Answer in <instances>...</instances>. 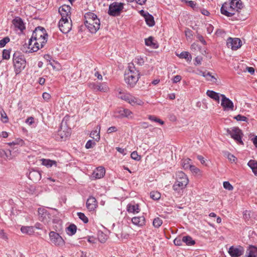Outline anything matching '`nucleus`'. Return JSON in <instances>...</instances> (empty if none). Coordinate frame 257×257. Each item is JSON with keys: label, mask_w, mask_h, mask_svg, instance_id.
I'll return each mask as SVG.
<instances>
[{"label": "nucleus", "mask_w": 257, "mask_h": 257, "mask_svg": "<svg viewBox=\"0 0 257 257\" xmlns=\"http://www.w3.org/2000/svg\"><path fill=\"white\" fill-rule=\"evenodd\" d=\"M42 162V165L44 166H45L47 167H52L54 164H56V162L55 161L51 160L49 159H43L41 160Z\"/></svg>", "instance_id": "nucleus-36"}, {"label": "nucleus", "mask_w": 257, "mask_h": 257, "mask_svg": "<svg viewBox=\"0 0 257 257\" xmlns=\"http://www.w3.org/2000/svg\"><path fill=\"white\" fill-rule=\"evenodd\" d=\"M86 207L89 211H94L97 207L96 199L93 196H89L86 201Z\"/></svg>", "instance_id": "nucleus-17"}, {"label": "nucleus", "mask_w": 257, "mask_h": 257, "mask_svg": "<svg viewBox=\"0 0 257 257\" xmlns=\"http://www.w3.org/2000/svg\"><path fill=\"white\" fill-rule=\"evenodd\" d=\"M127 211L129 213H137L140 211L139 205L138 204L130 203L127 205Z\"/></svg>", "instance_id": "nucleus-23"}, {"label": "nucleus", "mask_w": 257, "mask_h": 257, "mask_svg": "<svg viewBox=\"0 0 257 257\" xmlns=\"http://www.w3.org/2000/svg\"><path fill=\"white\" fill-rule=\"evenodd\" d=\"M72 21L71 19H65L61 18L58 24L60 30L64 34H67L70 32L72 28Z\"/></svg>", "instance_id": "nucleus-9"}, {"label": "nucleus", "mask_w": 257, "mask_h": 257, "mask_svg": "<svg viewBox=\"0 0 257 257\" xmlns=\"http://www.w3.org/2000/svg\"><path fill=\"white\" fill-rule=\"evenodd\" d=\"M107 239V236L102 232H99L98 233V239L101 243H104Z\"/></svg>", "instance_id": "nucleus-41"}, {"label": "nucleus", "mask_w": 257, "mask_h": 257, "mask_svg": "<svg viewBox=\"0 0 257 257\" xmlns=\"http://www.w3.org/2000/svg\"><path fill=\"white\" fill-rule=\"evenodd\" d=\"M228 253L231 257H239L243 254L244 248L240 245L231 246L229 248Z\"/></svg>", "instance_id": "nucleus-13"}, {"label": "nucleus", "mask_w": 257, "mask_h": 257, "mask_svg": "<svg viewBox=\"0 0 257 257\" xmlns=\"http://www.w3.org/2000/svg\"><path fill=\"white\" fill-rule=\"evenodd\" d=\"M243 218L246 220H248L250 217V212L248 210H245L243 212Z\"/></svg>", "instance_id": "nucleus-57"}, {"label": "nucleus", "mask_w": 257, "mask_h": 257, "mask_svg": "<svg viewBox=\"0 0 257 257\" xmlns=\"http://www.w3.org/2000/svg\"><path fill=\"white\" fill-rule=\"evenodd\" d=\"M69 119V116H65L61 123L60 129L58 131L57 139L61 141H65L70 137L71 135V129L69 128L67 121Z\"/></svg>", "instance_id": "nucleus-5"}, {"label": "nucleus", "mask_w": 257, "mask_h": 257, "mask_svg": "<svg viewBox=\"0 0 257 257\" xmlns=\"http://www.w3.org/2000/svg\"><path fill=\"white\" fill-rule=\"evenodd\" d=\"M150 197L154 200H157L161 197V194L157 191H152L150 193Z\"/></svg>", "instance_id": "nucleus-45"}, {"label": "nucleus", "mask_w": 257, "mask_h": 257, "mask_svg": "<svg viewBox=\"0 0 257 257\" xmlns=\"http://www.w3.org/2000/svg\"><path fill=\"white\" fill-rule=\"evenodd\" d=\"M229 5V11L234 12L235 10L238 12L239 10L243 8V4L241 0H232Z\"/></svg>", "instance_id": "nucleus-15"}, {"label": "nucleus", "mask_w": 257, "mask_h": 257, "mask_svg": "<svg viewBox=\"0 0 257 257\" xmlns=\"http://www.w3.org/2000/svg\"><path fill=\"white\" fill-rule=\"evenodd\" d=\"M229 7L228 3H224L221 8V13L228 17H230L233 16L235 14V13L229 11Z\"/></svg>", "instance_id": "nucleus-21"}, {"label": "nucleus", "mask_w": 257, "mask_h": 257, "mask_svg": "<svg viewBox=\"0 0 257 257\" xmlns=\"http://www.w3.org/2000/svg\"><path fill=\"white\" fill-rule=\"evenodd\" d=\"M96 141H93L92 140H89L87 142L85 145V148L86 149H90L93 148L94 146L96 145Z\"/></svg>", "instance_id": "nucleus-50"}, {"label": "nucleus", "mask_w": 257, "mask_h": 257, "mask_svg": "<svg viewBox=\"0 0 257 257\" xmlns=\"http://www.w3.org/2000/svg\"><path fill=\"white\" fill-rule=\"evenodd\" d=\"M117 131V128L116 126H112L108 128L107 130V134H111Z\"/></svg>", "instance_id": "nucleus-59"}, {"label": "nucleus", "mask_w": 257, "mask_h": 257, "mask_svg": "<svg viewBox=\"0 0 257 257\" xmlns=\"http://www.w3.org/2000/svg\"><path fill=\"white\" fill-rule=\"evenodd\" d=\"M221 105L223 107L224 110H233L234 105L232 101L228 98H227L224 94H221Z\"/></svg>", "instance_id": "nucleus-12"}, {"label": "nucleus", "mask_w": 257, "mask_h": 257, "mask_svg": "<svg viewBox=\"0 0 257 257\" xmlns=\"http://www.w3.org/2000/svg\"><path fill=\"white\" fill-rule=\"evenodd\" d=\"M10 39L9 37H6L0 40V48L4 47L6 44L9 42Z\"/></svg>", "instance_id": "nucleus-48"}, {"label": "nucleus", "mask_w": 257, "mask_h": 257, "mask_svg": "<svg viewBox=\"0 0 257 257\" xmlns=\"http://www.w3.org/2000/svg\"><path fill=\"white\" fill-rule=\"evenodd\" d=\"M84 24L89 32L95 34L100 28V22L97 16L91 12H88L85 14Z\"/></svg>", "instance_id": "nucleus-1"}, {"label": "nucleus", "mask_w": 257, "mask_h": 257, "mask_svg": "<svg viewBox=\"0 0 257 257\" xmlns=\"http://www.w3.org/2000/svg\"><path fill=\"white\" fill-rule=\"evenodd\" d=\"M16 28H17L21 32H23L25 29L26 27L23 20L19 17H16L12 21Z\"/></svg>", "instance_id": "nucleus-16"}, {"label": "nucleus", "mask_w": 257, "mask_h": 257, "mask_svg": "<svg viewBox=\"0 0 257 257\" xmlns=\"http://www.w3.org/2000/svg\"><path fill=\"white\" fill-rule=\"evenodd\" d=\"M24 144V141L22 139H18L15 141H13L12 143H9L10 146L15 145H20L22 146Z\"/></svg>", "instance_id": "nucleus-55"}, {"label": "nucleus", "mask_w": 257, "mask_h": 257, "mask_svg": "<svg viewBox=\"0 0 257 257\" xmlns=\"http://www.w3.org/2000/svg\"><path fill=\"white\" fill-rule=\"evenodd\" d=\"M182 79V77L180 75H177L175 76L173 78V82L174 83H176L177 82H179L181 81Z\"/></svg>", "instance_id": "nucleus-62"}, {"label": "nucleus", "mask_w": 257, "mask_h": 257, "mask_svg": "<svg viewBox=\"0 0 257 257\" xmlns=\"http://www.w3.org/2000/svg\"><path fill=\"white\" fill-rule=\"evenodd\" d=\"M189 183V180L184 173L180 171L176 174V181L173 185V189L177 192L184 189Z\"/></svg>", "instance_id": "nucleus-4"}, {"label": "nucleus", "mask_w": 257, "mask_h": 257, "mask_svg": "<svg viewBox=\"0 0 257 257\" xmlns=\"http://www.w3.org/2000/svg\"><path fill=\"white\" fill-rule=\"evenodd\" d=\"M223 185V187L229 191L232 190L233 189V187L232 186V185L228 181L224 182Z\"/></svg>", "instance_id": "nucleus-54"}, {"label": "nucleus", "mask_w": 257, "mask_h": 257, "mask_svg": "<svg viewBox=\"0 0 257 257\" xmlns=\"http://www.w3.org/2000/svg\"><path fill=\"white\" fill-rule=\"evenodd\" d=\"M200 74L204 77H206L207 80L213 82H216L217 79L213 76L211 75L210 72L208 71H200Z\"/></svg>", "instance_id": "nucleus-27"}, {"label": "nucleus", "mask_w": 257, "mask_h": 257, "mask_svg": "<svg viewBox=\"0 0 257 257\" xmlns=\"http://www.w3.org/2000/svg\"><path fill=\"white\" fill-rule=\"evenodd\" d=\"M124 4L122 3L113 2L109 6L108 14L111 16L116 17L120 15L123 9Z\"/></svg>", "instance_id": "nucleus-8"}, {"label": "nucleus", "mask_w": 257, "mask_h": 257, "mask_svg": "<svg viewBox=\"0 0 257 257\" xmlns=\"http://www.w3.org/2000/svg\"><path fill=\"white\" fill-rule=\"evenodd\" d=\"M179 57L182 59H185L187 61H190L191 60V56L189 52L184 51L180 53Z\"/></svg>", "instance_id": "nucleus-40"}, {"label": "nucleus", "mask_w": 257, "mask_h": 257, "mask_svg": "<svg viewBox=\"0 0 257 257\" xmlns=\"http://www.w3.org/2000/svg\"><path fill=\"white\" fill-rule=\"evenodd\" d=\"M38 217L41 221H47V218H49V214L45 208H39L38 210Z\"/></svg>", "instance_id": "nucleus-18"}, {"label": "nucleus", "mask_w": 257, "mask_h": 257, "mask_svg": "<svg viewBox=\"0 0 257 257\" xmlns=\"http://www.w3.org/2000/svg\"><path fill=\"white\" fill-rule=\"evenodd\" d=\"M99 126V131L100 129V126ZM90 137L93 138L95 141L98 142L100 140V135H99V131L97 132V130L92 131L90 134Z\"/></svg>", "instance_id": "nucleus-37"}, {"label": "nucleus", "mask_w": 257, "mask_h": 257, "mask_svg": "<svg viewBox=\"0 0 257 257\" xmlns=\"http://www.w3.org/2000/svg\"><path fill=\"white\" fill-rule=\"evenodd\" d=\"M9 154H11V151L7 150V151L0 149V157L5 159L9 158Z\"/></svg>", "instance_id": "nucleus-42"}, {"label": "nucleus", "mask_w": 257, "mask_h": 257, "mask_svg": "<svg viewBox=\"0 0 257 257\" xmlns=\"http://www.w3.org/2000/svg\"><path fill=\"white\" fill-rule=\"evenodd\" d=\"M13 60L15 72L17 75L19 74L26 66L25 56L20 52L16 51L13 54Z\"/></svg>", "instance_id": "nucleus-2"}, {"label": "nucleus", "mask_w": 257, "mask_h": 257, "mask_svg": "<svg viewBox=\"0 0 257 257\" xmlns=\"http://www.w3.org/2000/svg\"><path fill=\"white\" fill-rule=\"evenodd\" d=\"M28 177L33 182H37L40 180L41 174L39 171L33 170L30 171Z\"/></svg>", "instance_id": "nucleus-19"}, {"label": "nucleus", "mask_w": 257, "mask_h": 257, "mask_svg": "<svg viewBox=\"0 0 257 257\" xmlns=\"http://www.w3.org/2000/svg\"><path fill=\"white\" fill-rule=\"evenodd\" d=\"M48 35L46 30L42 27L39 26L37 27L33 31L32 37L29 41V45L31 46L33 42V40L37 39H41L47 38Z\"/></svg>", "instance_id": "nucleus-6"}, {"label": "nucleus", "mask_w": 257, "mask_h": 257, "mask_svg": "<svg viewBox=\"0 0 257 257\" xmlns=\"http://www.w3.org/2000/svg\"><path fill=\"white\" fill-rule=\"evenodd\" d=\"M132 95L129 93H123L121 92V91L119 92V97L120 99L124 100L128 102L130 101Z\"/></svg>", "instance_id": "nucleus-34"}, {"label": "nucleus", "mask_w": 257, "mask_h": 257, "mask_svg": "<svg viewBox=\"0 0 257 257\" xmlns=\"http://www.w3.org/2000/svg\"><path fill=\"white\" fill-rule=\"evenodd\" d=\"M191 160L189 158L183 159L181 160L182 166L184 169H188L191 166Z\"/></svg>", "instance_id": "nucleus-35"}, {"label": "nucleus", "mask_w": 257, "mask_h": 257, "mask_svg": "<svg viewBox=\"0 0 257 257\" xmlns=\"http://www.w3.org/2000/svg\"><path fill=\"white\" fill-rule=\"evenodd\" d=\"M77 230V226L74 224H71L66 228V231L69 235H73L75 234Z\"/></svg>", "instance_id": "nucleus-30"}, {"label": "nucleus", "mask_w": 257, "mask_h": 257, "mask_svg": "<svg viewBox=\"0 0 257 257\" xmlns=\"http://www.w3.org/2000/svg\"><path fill=\"white\" fill-rule=\"evenodd\" d=\"M226 132L237 143L243 145V143L242 141L243 134L240 129L237 127H233L230 128H227Z\"/></svg>", "instance_id": "nucleus-7"}, {"label": "nucleus", "mask_w": 257, "mask_h": 257, "mask_svg": "<svg viewBox=\"0 0 257 257\" xmlns=\"http://www.w3.org/2000/svg\"><path fill=\"white\" fill-rule=\"evenodd\" d=\"M0 113H1V120L4 123H5L8 122V121H9L8 116H7V113H6V112L4 111V110L3 108H1Z\"/></svg>", "instance_id": "nucleus-38"}, {"label": "nucleus", "mask_w": 257, "mask_h": 257, "mask_svg": "<svg viewBox=\"0 0 257 257\" xmlns=\"http://www.w3.org/2000/svg\"><path fill=\"white\" fill-rule=\"evenodd\" d=\"M140 78L139 71L132 66L129 65L128 72L125 75V81L130 87H133L136 85Z\"/></svg>", "instance_id": "nucleus-3"}, {"label": "nucleus", "mask_w": 257, "mask_h": 257, "mask_svg": "<svg viewBox=\"0 0 257 257\" xmlns=\"http://www.w3.org/2000/svg\"><path fill=\"white\" fill-rule=\"evenodd\" d=\"M163 223V221L159 217L155 218L153 222V226L156 228H159Z\"/></svg>", "instance_id": "nucleus-43"}, {"label": "nucleus", "mask_w": 257, "mask_h": 257, "mask_svg": "<svg viewBox=\"0 0 257 257\" xmlns=\"http://www.w3.org/2000/svg\"><path fill=\"white\" fill-rule=\"evenodd\" d=\"M49 237L51 242L56 246H62L65 243L64 240L56 232L50 231L49 232Z\"/></svg>", "instance_id": "nucleus-10"}, {"label": "nucleus", "mask_w": 257, "mask_h": 257, "mask_svg": "<svg viewBox=\"0 0 257 257\" xmlns=\"http://www.w3.org/2000/svg\"><path fill=\"white\" fill-rule=\"evenodd\" d=\"M132 221L133 224L139 226H144L146 222L145 218L144 216L134 217L132 219Z\"/></svg>", "instance_id": "nucleus-22"}, {"label": "nucleus", "mask_w": 257, "mask_h": 257, "mask_svg": "<svg viewBox=\"0 0 257 257\" xmlns=\"http://www.w3.org/2000/svg\"><path fill=\"white\" fill-rule=\"evenodd\" d=\"M241 41L239 38H232L229 37L226 41V45L228 48L232 50H236L241 46Z\"/></svg>", "instance_id": "nucleus-11"}, {"label": "nucleus", "mask_w": 257, "mask_h": 257, "mask_svg": "<svg viewBox=\"0 0 257 257\" xmlns=\"http://www.w3.org/2000/svg\"><path fill=\"white\" fill-rule=\"evenodd\" d=\"M247 165L252 170L254 174L255 175H257V162H255L254 160H250L248 162Z\"/></svg>", "instance_id": "nucleus-32"}, {"label": "nucleus", "mask_w": 257, "mask_h": 257, "mask_svg": "<svg viewBox=\"0 0 257 257\" xmlns=\"http://www.w3.org/2000/svg\"><path fill=\"white\" fill-rule=\"evenodd\" d=\"M47 40H48L47 38H42L41 39H34V40H33V41H36L37 42H38V43L40 44V47L43 48V47H44V46H45L46 43H47Z\"/></svg>", "instance_id": "nucleus-44"}, {"label": "nucleus", "mask_w": 257, "mask_h": 257, "mask_svg": "<svg viewBox=\"0 0 257 257\" xmlns=\"http://www.w3.org/2000/svg\"><path fill=\"white\" fill-rule=\"evenodd\" d=\"M185 35L186 37L190 38L193 36L192 31L191 30H190L189 29H188V28L186 29V30L185 31Z\"/></svg>", "instance_id": "nucleus-64"}, {"label": "nucleus", "mask_w": 257, "mask_h": 257, "mask_svg": "<svg viewBox=\"0 0 257 257\" xmlns=\"http://www.w3.org/2000/svg\"><path fill=\"white\" fill-rule=\"evenodd\" d=\"M206 29H207V33L209 34H210L213 32L214 27L212 25L208 24V25H206Z\"/></svg>", "instance_id": "nucleus-63"}, {"label": "nucleus", "mask_w": 257, "mask_h": 257, "mask_svg": "<svg viewBox=\"0 0 257 257\" xmlns=\"http://www.w3.org/2000/svg\"><path fill=\"white\" fill-rule=\"evenodd\" d=\"M71 8L70 6L63 5L59 8V13L61 16V18L70 19Z\"/></svg>", "instance_id": "nucleus-14"}, {"label": "nucleus", "mask_w": 257, "mask_h": 257, "mask_svg": "<svg viewBox=\"0 0 257 257\" xmlns=\"http://www.w3.org/2000/svg\"><path fill=\"white\" fill-rule=\"evenodd\" d=\"M206 94L218 103L219 102L220 94L219 93L216 92L213 90H208L206 92Z\"/></svg>", "instance_id": "nucleus-24"}, {"label": "nucleus", "mask_w": 257, "mask_h": 257, "mask_svg": "<svg viewBox=\"0 0 257 257\" xmlns=\"http://www.w3.org/2000/svg\"><path fill=\"white\" fill-rule=\"evenodd\" d=\"M33 46L31 48V50L33 52H37L38 50H39L40 48V44L38 43L36 41H35L34 44L32 45Z\"/></svg>", "instance_id": "nucleus-53"}, {"label": "nucleus", "mask_w": 257, "mask_h": 257, "mask_svg": "<svg viewBox=\"0 0 257 257\" xmlns=\"http://www.w3.org/2000/svg\"><path fill=\"white\" fill-rule=\"evenodd\" d=\"M21 231L23 233L29 235L32 234L34 232L33 226H22L21 228Z\"/></svg>", "instance_id": "nucleus-31"}, {"label": "nucleus", "mask_w": 257, "mask_h": 257, "mask_svg": "<svg viewBox=\"0 0 257 257\" xmlns=\"http://www.w3.org/2000/svg\"><path fill=\"white\" fill-rule=\"evenodd\" d=\"M10 58V50L4 49L3 51V58L8 60Z\"/></svg>", "instance_id": "nucleus-47"}, {"label": "nucleus", "mask_w": 257, "mask_h": 257, "mask_svg": "<svg viewBox=\"0 0 257 257\" xmlns=\"http://www.w3.org/2000/svg\"><path fill=\"white\" fill-rule=\"evenodd\" d=\"M227 158L232 162H235L237 160L236 158L232 154L228 153Z\"/></svg>", "instance_id": "nucleus-61"}, {"label": "nucleus", "mask_w": 257, "mask_h": 257, "mask_svg": "<svg viewBox=\"0 0 257 257\" xmlns=\"http://www.w3.org/2000/svg\"><path fill=\"white\" fill-rule=\"evenodd\" d=\"M128 103L133 106L142 105L144 104V102L142 100L133 95H132Z\"/></svg>", "instance_id": "nucleus-29"}, {"label": "nucleus", "mask_w": 257, "mask_h": 257, "mask_svg": "<svg viewBox=\"0 0 257 257\" xmlns=\"http://www.w3.org/2000/svg\"><path fill=\"white\" fill-rule=\"evenodd\" d=\"M145 44L148 46H150L152 48L156 49L158 48V44L154 42L153 37L151 36L148 39H145Z\"/></svg>", "instance_id": "nucleus-26"}, {"label": "nucleus", "mask_w": 257, "mask_h": 257, "mask_svg": "<svg viewBox=\"0 0 257 257\" xmlns=\"http://www.w3.org/2000/svg\"><path fill=\"white\" fill-rule=\"evenodd\" d=\"M105 174V170L104 167H99L93 171L92 176L95 179L103 178Z\"/></svg>", "instance_id": "nucleus-20"}, {"label": "nucleus", "mask_w": 257, "mask_h": 257, "mask_svg": "<svg viewBox=\"0 0 257 257\" xmlns=\"http://www.w3.org/2000/svg\"><path fill=\"white\" fill-rule=\"evenodd\" d=\"M183 242V238H181V237H176L174 240V243L175 244V245L177 246L181 245Z\"/></svg>", "instance_id": "nucleus-56"}, {"label": "nucleus", "mask_w": 257, "mask_h": 257, "mask_svg": "<svg viewBox=\"0 0 257 257\" xmlns=\"http://www.w3.org/2000/svg\"><path fill=\"white\" fill-rule=\"evenodd\" d=\"M77 215L79 219H80L84 223H87L88 222V218L82 212H78Z\"/></svg>", "instance_id": "nucleus-46"}, {"label": "nucleus", "mask_w": 257, "mask_h": 257, "mask_svg": "<svg viewBox=\"0 0 257 257\" xmlns=\"http://www.w3.org/2000/svg\"><path fill=\"white\" fill-rule=\"evenodd\" d=\"M183 242H185L187 245H192L195 243V240H193L192 238L189 235L183 236Z\"/></svg>", "instance_id": "nucleus-33"}, {"label": "nucleus", "mask_w": 257, "mask_h": 257, "mask_svg": "<svg viewBox=\"0 0 257 257\" xmlns=\"http://www.w3.org/2000/svg\"><path fill=\"white\" fill-rule=\"evenodd\" d=\"M189 169L192 172H194V173H195L196 174H197L198 173H199L200 172V170L196 168L195 166L194 165H192L190 166V167L189 168Z\"/></svg>", "instance_id": "nucleus-60"}, {"label": "nucleus", "mask_w": 257, "mask_h": 257, "mask_svg": "<svg viewBox=\"0 0 257 257\" xmlns=\"http://www.w3.org/2000/svg\"><path fill=\"white\" fill-rule=\"evenodd\" d=\"M145 19L147 24L150 27H153L155 25V21L154 17L149 13H147L145 16Z\"/></svg>", "instance_id": "nucleus-28"}, {"label": "nucleus", "mask_w": 257, "mask_h": 257, "mask_svg": "<svg viewBox=\"0 0 257 257\" xmlns=\"http://www.w3.org/2000/svg\"><path fill=\"white\" fill-rule=\"evenodd\" d=\"M89 86L91 88H93V89H94L95 90H99V91H105L106 90V89H107V88L106 87H105L104 88L101 87V85L96 84H95L94 83H90L89 84Z\"/></svg>", "instance_id": "nucleus-39"}, {"label": "nucleus", "mask_w": 257, "mask_h": 257, "mask_svg": "<svg viewBox=\"0 0 257 257\" xmlns=\"http://www.w3.org/2000/svg\"><path fill=\"white\" fill-rule=\"evenodd\" d=\"M246 253L247 254V257H256L257 247L253 245H250L246 250Z\"/></svg>", "instance_id": "nucleus-25"}, {"label": "nucleus", "mask_w": 257, "mask_h": 257, "mask_svg": "<svg viewBox=\"0 0 257 257\" xmlns=\"http://www.w3.org/2000/svg\"><path fill=\"white\" fill-rule=\"evenodd\" d=\"M131 157L132 159L136 161H139L141 160V156L138 154L136 151H134L131 153Z\"/></svg>", "instance_id": "nucleus-51"}, {"label": "nucleus", "mask_w": 257, "mask_h": 257, "mask_svg": "<svg viewBox=\"0 0 257 257\" xmlns=\"http://www.w3.org/2000/svg\"><path fill=\"white\" fill-rule=\"evenodd\" d=\"M122 112H123L121 113V115L125 117H128L131 114H132V112L127 109H124Z\"/></svg>", "instance_id": "nucleus-58"}, {"label": "nucleus", "mask_w": 257, "mask_h": 257, "mask_svg": "<svg viewBox=\"0 0 257 257\" xmlns=\"http://www.w3.org/2000/svg\"><path fill=\"white\" fill-rule=\"evenodd\" d=\"M234 118L237 121H247V118L243 115H241L240 114H238L236 116L234 117Z\"/></svg>", "instance_id": "nucleus-52"}, {"label": "nucleus", "mask_w": 257, "mask_h": 257, "mask_svg": "<svg viewBox=\"0 0 257 257\" xmlns=\"http://www.w3.org/2000/svg\"><path fill=\"white\" fill-rule=\"evenodd\" d=\"M148 118L150 120H152V121H155V122H159V123H160L161 124H164V121H162V120H161L159 118H158L157 117H156L154 115H150L148 116Z\"/></svg>", "instance_id": "nucleus-49"}]
</instances>
